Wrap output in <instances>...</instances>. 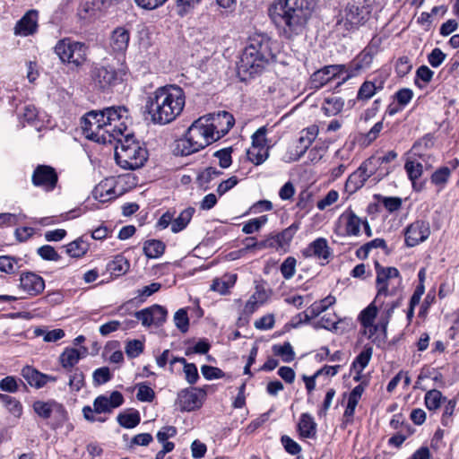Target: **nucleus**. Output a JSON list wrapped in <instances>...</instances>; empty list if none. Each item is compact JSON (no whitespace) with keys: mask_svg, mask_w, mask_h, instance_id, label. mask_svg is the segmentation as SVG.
<instances>
[{"mask_svg":"<svg viewBox=\"0 0 459 459\" xmlns=\"http://www.w3.org/2000/svg\"><path fill=\"white\" fill-rule=\"evenodd\" d=\"M19 287L29 296L35 297L43 292L45 281L40 275L33 272H22Z\"/></svg>","mask_w":459,"mask_h":459,"instance_id":"21","label":"nucleus"},{"mask_svg":"<svg viewBox=\"0 0 459 459\" xmlns=\"http://www.w3.org/2000/svg\"><path fill=\"white\" fill-rule=\"evenodd\" d=\"M93 197L100 203H106L117 198L113 180L105 179L99 183L92 191Z\"/></svg>","mask_w":459,"mask_h":459,"instance_id":"27","label":"nucleus"},{"mask_svg":"<svg viewBox=\"0 0 459 459\" xmlns=\"http://www.w3.org/2000/svg\"><path fill=\"white\" fill-rule=\"evenodd\" d=\"M70 372L69 385L72 390L80 391L85 385L84 374L79 368H73Z\"/></svg>","mask_w":459,"mask_h":459,"instance_id":"54","label":"nucleus"},{"mask_svg":"<svg viewBox=\"0 0 459 459\" xmlns=\"http://www.w3.org/2000/svg\"><path fill=\"white\" fill-rule=\"evenodd\" d=\"M22 376L28 382L30 386H33L37 389L42 388L46 385V381L43 380L44 373H41L38 369L34 368L31 366H25L22 369Z\"/></svg>","mask_w":459,"mask_h":459,"instance_id":"35","label":"nucleus"},{"mask_svg":"<svg viewBox=\"0 0 459 459\" xmlns=\"http://www.w3.org/2000/svg\"><path fill=\"white\" fill-rule=\"evenodd\" d=\"M247 159L255 166L264 163L269 156L267 147L252 146L247 152Z\"/></svg>","mask_w":459,"mask_h":459,"instance_id":"46","label":"nucleus"},{"mask_svg":"<svg viewBox=\"0 0 459 459\" xmlns=\"http://www.w3.org/2000/svg\"><path fill=\"white\" fill-rule=\"evenodd\" d=\"M88 48L84 43L63 39L55 46V53L62 63L66 64L71 70L79 71L87 61Z\"/></svg>","mask_w":459,"mask_h":459,"instance_id":"7","label":"nucleus"},{"mask_svg":"<svg viewBox=\"0 0 459 459\" xmlns=\"http://www.w3.org/2000/svg\"><path fill=\"white\" fill-rule=\"evenodd\" d=\"M186 133L192 138L194 145L197 146L199 151L204 150L208 145L216 142L210 130L204 122V117L195 120L187 128Z\"/></svg>","mask_w":459,"mask_h":459,"instance_id":"16","label":"nucleus"},{"mask_svg":"<svg viewBox=\"0 0 459 459\" xmlns=\"http://www.w3.org/2000/svg\"><path fill=\"white\" fill-rule=\"evenodd\" d=\"M117 420L118 424L125 429H134L139 425L141 421L140 412L132 409L130 411L120 412Z\"/></svg>","mask_w":459,"mask_h":459,"instance_id":"40","label":"nucleus"},{"mask_svg":"<svg viewBox=\"0 0 459 459\" xmlns=\"http://www.w3.org/2000/svg\"><path fill=\"white\" fill-rule=\"evenodd\" d=\"M377 300L383 301L387 297L400 295L402 276L395 267H383L376 262Z\"/></svg>","mask_w":459,"mask_h":459,"instance_id":"6","label":"nucleus"},{"mask_svg":"<svg viewBox=\"0 0 459 459\" xmlns=\"http://www.w3.org/2000/svg\"><path fill=\"white\" fill-rule=\"evenodd\" d=\"M129 268L130 263L123 255H115L114 258L107 264V271L115 277L126 274Z\"/></svg>","mask_w":459,"mask_h":459,"instance_id":"34","label":"nucleus"},{"mask_svg":"<svg viewBox=\"0 0 459 459\" xmlns=\"http://www.w3.org/2000/svg\"><path fill=\"white\" fill-rule=\"evenodd\" d=\"M130 32L124 27L116 28L110 37V48L113 53L124 54L128 48Z\"/></svg>","mask_w":459,"mask_h":459,"instance_id":"25","label":"nucleus"},{"mask_svg":"<svg viewBox=\"0 0 459 459\" xmlns=\"http://www.w3.org/2000/svg\"><path fill=\"white\" fill-rule=\"evenodd\" d=\"M221 175H222L221 170L214 167H207L197 174L196 183L200 188L206 191L210 188L211 181Z\"/></svg>","mask_w":459,"mask_h":459,"instance_id":"38","label":"nucleus"},{"mask_svg":"<svg viewBox=\"0 0 459 459\" xmlns=\"http://www.w3.org/2000/svg\"><path fill=\"white\" fill-rule=\"evenodd\" d=\"M115 160L124 169L134 170L144 165L148 160V151L127 131L114 140Z\"/></svg>","mask_w":459,"mask_h":459,"instance_id":"4","label":"nucleus"},{"mask_svg":"<svg viewBox=\"0 0 459 459\" xmlns=\"http://www.w3.org/2000/svg\"><path fill=\"white\" fill-rule=\"evenodd\" d=\"M134 316L144 327L152 325L160 327L167 320L168 310L163 306L154 304L142 310L134 312Z\"/></svg>","mask_w":459,"mask_h":459,"instance_id":"15","label":"nucleus"},{"mask_svg":"<svg viewBox=\"0 0 459 459\" xmlns=\"http://www.w3.org/2000/svg\"><path fill=\"white\" fill-rule=\"evenodd\" d=\"M363 392L364 386L362 385H358L350 393L347 406L343 413V418L345 419L346 422L351 421V419L355 412L356 406L358 405Z\"/></svg>","mask_w":459,"mask_h":459,"instance_id":"31","label":"nucleus"},{"mask_svg":"<svg viewBox=\"0 0 459 459\" xmlns=\"http://www.w3.org/2000/svg\"><path fill=\"white\" fill-rule=\"evenodd\" d=\"M286 232L287 230H283L281 232L269 236L262 241L254 242V246H257L259 250L263 248H274L276 251L285 253V245L287 244Z\"/></svg>","mask_w":459,"mask_h":459,"instance_id":"29","label":"nucleus"},{"mask_svg":"<svg viewBox=\"0 0 459 459\" xmlns=\"http://www.w3.org/2000/svg\"><path fill=\"white\" fill-rule=\"evenodd\" d=\"M361 68L362 65L359 62H355L349 66L345 65H325L311 75V81L313 83H317V86H325L328 83L341 86L349 79L358 75Z\"/></svg>","mask_w":459,"mask_h":459,"instance_id":"5","label":"nucleus"},{"mask_svg":"<svg viewBox=\"0 0 459 459\" xmlns=\"http://www.w3.org/2000/svg\"><path fill=\"white\" fill-rule=\"evenodd\" d=\"M372 348L368 347L365 348L355 359L353 361V368L358 369L359 373L361 372L368 364L371 356H372Z\"/></svg>","mask_w":459,"mask_h":459,"instance_id":"57","label":"nucleus"},{"mask_svg":"<svg viewBox=\"0 0 459 459\" xmlns=\"http://www.w3.org/2000/svg\"><path fill=\"white\" fill-rule=\"evenodd\" d=\"M335 303L333 296H327L320 301L314 302L308 308V312L312 317L319 316L322 312L325 311L330 306Z\"/></svg>","mask_w":459,"mask_h":459,"instance_id":"50","label":"nucleus"},{"mask_svg":"<svg viewBox=\"0 0 459 459\" xmlns=\"http://www.w3.org/2000/svg\"><path fill=\"white\" fill-rule=\"evenodd\" d=\"M315 6V0H289V28H302Z\"/></svg>","mask_w":459,"mask_h":459,"instance_id":"12","label":"nucleus"},{"mask_svg":"<svg viewBox=\"0 0 459 459\" xmlns=\"http://www.w3.org/2000/svg\"><path fill=\"white\" fill-rule=\"evenodd\" d=\"M434 145V137L431 134H426L418 140L411 150V154H420L424 149H430Z\"/></svg>","mask_w":459,"mask_h":459,"instance_id":"63","label":"nucleus"},{"mask_svg":"<svg viewBox=\"0 0 459 459\" xmlns=\"http://www.w3.org/2000/svg\"><path fill=\"white\" fill-rule=\"evenodd\" d=\"M269 299V292L265 288L264 281H257L255 286V291L246 302L243 314L246 316L252 315L261 306H263Z\"/></svg>","mask_w":459,"mask_h":459,"instance_id":"23","label":"nucleus"},{"mask_svg":"<svg viewBox=\"0 0 459 459\" xmlns=\"http://www.w3.org/2000/svg\"><path fill=\"white\" fill-rule=\"evenodd\" d=\"M450 176V169L448 167H441L431 175V183L440 187H443L447 183Z\"/></svg>","mask_w":459,"mask_h":459,"instance_id":"56","label":"nucleus"},{"mask_svg":"<svg viewBox=\"0 0 459 459\" xmlns=\"http://www.w3.org/2000/svg\"><path fill=\"white\" fill-rule=\"evenodd\" d=\"M343 106L344 101L342 98L332 95L325 99L322 109L326 116L330 117L339 114L342 110Z\"/></svg>","mask_w":459,"mask_h":459,"instance_id":"43","label":"nucleus"},{"mask_svg":"<svg viewBox=\"0 0 459 459\" xmlns=\"http://www.w3.org/2000/svg\"><path fill=\"white\" fill-rule=\"evenodd\" d=\"M276 48L277 43L273 42L264 33L250 36L237 67L240 81L247 82L260 74L269 61L285 64L279 54L274 53Z\"/></svg>","mask_w":459,"mask_h":459,"instance_id":"2","label":"nucleus"},{"mask_svg":"<svg viewBox=\"0 0 459 459\" xmlns=\"http://www.w3.org/2000/svg\"><path fill=\"white\" fill-rule=\"evenodd\" d=\"M144 351V343L140 340L127 341L125 347V351L129 359H135L139 357Z\"/></svg>","mask_w":459,"mask_h":459,"instance_id":"52","label":"nucleus"},{"mask_svg":"<svg viewBox=\"0 0 459 459\" xmlns=\"http://www.w3.org/2000/svg\"><path fill=\"white\" fill-rule=\"evenodd\" d=\"M31 182L33 186L41 187L47 192H51L56 187L58 175L53 167L40 164L35 168Z\"/></svg>","mask_w":459,"mask_h":459,"instance_id":"14","label":"nucleus"},{"mask_svg":"<svg viewBox=\"0 0 459 459\" xmlns=\"http://www.w3.org/2000/svg\"><path fill=\"white\" fill-rule=\"evenodd\" d=\"M195 212V210L193 207H187L183 210L179 215L173 220L171 231L173 233H178L185 230L191 221Z\"/></svg>","mask_w":459,"mask_h":459,"instance_id":"39","label":"nucleus"},{"mask_svg":"<svg viewBox=\"0 0 459 459\" xmlns=\"http://www.w3.org/2000/svg\"><path fill=\"white\" fill-rule=\"evenodd\" d=\"M380 44L381 39L378 37H373L368 46L359 56L356 62H359L360 65H362V67L368 65L372 62L373 56L377 52Z\"/></svg>","mask_w":459,"mask_h":459,"instance_id":"41","label":"nucleus"},{"mask_svg":"<svg viewBox=\"0 0 459 459\" xmlns=\"http://www.w3.org/2000/svg\"><path fill=\"white\" fill-rule=\"evenodd\" d=\"M204 122L216 141L225 136L235 125V118L228 111L208 114L203 117Z\"/></svg>","mask_w":459,"mask_h":459,"instance_id":"11","label":"nucleus"},{"mask_svg":"<svg viewBox=\"0 0 459 459\" xmlns=\"http://www.w3.org/2000/svg\"><path fill=\"white\" fill-rule=\"evenodd\" d=\"M446 398L443 396L442 393L437 389L429 390L425 394V404L430 411L438 409L443 401Z\"/></svg>","mask_w":459,"mask_h":459,"instance_id":"49","label":"nucleus"},{"mask_svg":"<svg viewBox=\"0 0 459 459\" xmlns=\"http://www.w3.org/2000/svg\"><path fill=\"white\" fill-rule=\"evenodd\" d=\"M207 395L206 386L185 388L178 394L180 410L193 411L203 406Z\"/></svg>","mask_w":459,"mask_h":459,"instance_id":"13","label":"nucleus"},{"mask_svg":"<svg viewBox=\"0 0 459 459\" xmlns=\"http://www.w3.org/2000/svg\"><path fill=\"white\" fill-rule=\"evenodd\" d=\"M129 110L125 106L109 107L101 111H90L81 118L82 134L90 141L112 144L127 131Z\"/></svg>","mask_w":459,"mask_h":459,"instance_id":"1","label":"nucleus"},{"mask_svg":"<svg viewBox=\"0 0 459 459\" xmlns=\"http://www.w3.org/2000/svg\"><path fill=\"white\" fill-rule=\"evenodd\" d=\"M384 304L385 300L377 301V297H375L374 300L359 315V321L365 329L368 330L370 336L380 332V328H377V323L375 324V320L377 316L378 307L382 308Z\"/></svg>","mask_w":459,"mask_h":459,"instance_id":"20","label":"nucleus"},{"mask_svg":"<svg viewBox=\"0 0 459 459\" xmlns=\"http://www.w3.org/2000/svg\"><path fill=\"white\" fill-rule=\"evenodd\" d=\"M81 359L80 351L75 348H65L59 357L61 366L66 370L71 371Z\"/></svg>","mask_w":459,"mask_h":459,"instance_id":"36","label":"nucleus"},{"mask_svg":"<svg viewBox=\"0 0 459 459\" xmlns=\"http://www.w3.org/2000/svg\"><path fill=\"white\" fill-rule=\"evenodd\" d=\"M315 139V134L313 133L301 132V135L299 138L298 144L296 146V153H293V157H290L291 160H298L301 155L305 153L307 148L312 143Z\"/></svg>","mask_w":459,"mask_h":459,"instance_id":"47","label":"nucleus"},{"mask_svg":"<svg viewBox=\"0 0 459 459\" xmlns=\"http://www.w3.org/2000/svg\"><path fill=\"white\" fill-rule=\"evenodd\" d=\"M0 400L12 415L16 418H20L22 415L23 406L18 399L11 395L0 393Z\"/></svg>","mask_w":459,"mask_h":459,"instance_id":"44","label":"nucleus"},{"mask_svg":"<svg viewBox=\"0 0 459 459\" xmlns=\"http://www.w3.org/2000/svg\"><path fill=\"white\" fill-rule=\"evenodd\" d=\"M136 398L143 403H152L155 398V392L146 383L137 384Z\"/></svg>","mask_w":459,"mask_h":459,"instance_id":"55","label":"nucleus"},{"mask_svg":"<svg viewBox=\"0 0 459 459\" xmlns=\"http://www.w3.org/2000/svg\"><path fill=\"white\" fill-rule=\"evenodd\" d=\"M34 412L42 420H48L53 416L51 429L62 428L68 420V412L65 407L54 399L48 401L37 400L32 403Z\"/></svg>","mask_w":459,"mask_h":459,"instance_id":"9","label":"nucleus"},{"mask_svg":"<svg viewBox=\"0 0 459 459\" xmlns=\"http://www.w3.org/2000/svg\"><path fill=\"white\" fill-rule=\"evenodd\" d=\"M174 321L176 326L180 330L181 333H185L188 331L189 318L185 308H180L175 313Z\"/></svg>","mask_w":459,"mask_h":459,"instance_id":"60","label":"nucleus"},{"mask_svg":"<svg viewBox=\"0 0 459 459\" xmlns=\"http://www.w3.org/2000/svg\"><path fill=\"white\" fill-rule=\"evenodd\" d=\"M160 287H161L160 283H159V282H152V283H151L149 285L144 286L141 290H137L138 296L135 297L134 299L127 301L126 303L123 304L119 307V311L122 312V311L126 310L127 306L132 304L134 301V299H138V302H140V303L144 302L148 297H150L152 294H154L155 292L159 291Z\"/></svg>","mask_w":459,"mask_h":459,"instance_id":"42","label":"nucleus"},{"mask_svg":"<svg viewBox=\"0 0 459 459\" xmlns=\"http://www.w3.org/2000/svg\"><path fill=\"white\" fill-rule=\"evenodd\" d=\"M232 147L222 148L213 153V156L219 159V165L222 169H228L232 164L231 153Z\"/></svg>","mask_w":459,"mask_h":459,"instance_id":"59","label":"nucleus"},{"mask_svg":"<svg viewBox=\"0 0 459 459\" xmlns=\"http://www.w3.org/2000/svg\"><path fill=\"white\" fill-rule=\"evenodd\" d=\"M20 260L12 255H0V272L7 274L15 273Z\"/></svg>","mask_w":459,"mask_h":459,"instance_id":"51","label":"nucleus"},{"mask_svg":"<svg viewBox=\"0 0 459 459\" xmlns=\"http://www.w3.org/2000/svg\"><path fill=\"white\" fill-rule=\"evenodd\" d=\"M200 152L189 134L186 132L181 137L176 139L172 144V153L176 157H186Z\"/></svg>","mask_w":459,"mask_h":459,"instance_id":"26","label":"nucleus"},{"mask_svg":"<svg viewBox=\"0 0 459 459\" xmlns=\"http://www.w3.org/2000/svg\"><path fill=\"white\" fill-rule=\"evenodd\" d=\"M236 280V274L230 275L228 281H221L216 278L211 285V290L221 294H226L229 291V289L234 286Z\"/></svg>","mask_w":459,"mask_h":459,"instance_id":"53","label":"nucleus"},{"mask_svg":"<svg viewBox=\"0 0 459 459\" xmlns=\"http://www.w3.org/2000/svg\"><path fill=\"white\" fill-rule=\"evenodd\" d=\"M268 16L280 35L287 32V0H274L268 7Z\"/></svg>","mask_w":459,"mask_h":459,"instance_id":"18","label":"nucleus"},{"mask_svg":"<svg viewBox=\"0 0 459 459\" xmlns=\"http://www.w3.org/2000/svg\"><path fill=\"white\" fill-rule=\"evenodd\" d=\"M92 377L94 384L100 385L109 382L112 379L113 375L110 372L109 368L101 367L94 370Z\"/></svg>","mask_w":459,"mask_h":459,"instance_id":"62","label":"nucleus"},{"mask_svg":"<svg viewBox=\"0 0 459 459\" xmlns=\"http://www.w3.org/2000/svg\"><path fill=\"white\" fill-rule=\"evenodd\" d=\"M166 244L160 239H147L143 242V252L148 259H156L163 255Z\"/></svg>","mask_w":459,"mask_h":459,"instance_id":"33","label":"nucleus"},{"mask_svg":"<svg viewBox=\"0 0 459 459\" xmlns=\"http://www.w3.org/2000/svg\"><path fill=\"white\" fill-rule=\"evenodd\" d=\"M37 254L46 261L57 262L61 259V255L57 251L50 245H43L38 248Z\"/></svg>","mask_w":459,"mask_h":459,"instance_id":"61","label":"nucleus"},{"mask_svg":"<svg viewBox=\"0 0 459 459\" xmlns=\"http://www.w3.org/2000/svg\"><path fill=\"white\" fill-rule=\"evenodd\" d=\"M375 159H368L357 170L351 173L345 183V190L351 194L360 189L366 181L374 174V168H371Z\"/></svg>","mask_w":459,"mask_h":459,"instance_id":"17","label":"nucleus"},{"mask_svg":"<svg viewBox=\"0 0 459 459\" xmlns=\"http://www.w3.org/2000/svg\"><path fill=\"white\" fill-rule=\"evenodd\" d=\"M39 12L35 9L27 11L24 15L16 22L14 34L27 37L34 34L38 30Z\"/></svg>","mask_w":459,"mask_h":459,"instance_id":"22","label":"nucleus"},{"mask_svg":"<svg viewBox=\"0 0 459 459\" xmlns=\"http://www.w3.org/2000/svg\"><path fill=\"white\" fill-rule=\"evenodd\" d=\"M66 254L72 258H82L90 250V243L85 235L78 237L65 246Z\"/></svg>","mask_w":459,"mask_h":459,"instance_id":"30","label":"nucleus"},{"mask_svg":"<svg viewBox=\"0 0 459 459\" xmlns=\"http://www.w3.org/2000/svg\"><path fill=\"white\" fill-rule=\"evenodd\" d=\"M125 403V398L119 391L111 392L109 397L104 394L97 396L93 401V408L85 405L82 408L84 419L89 422H105L107 418L96 417V414L111 413L114 409L120 407Z\"/></svg>","mask_w":459,"mask_h":459,"instance_id":"8","label":"nucleus"},{"mask_svg":"<svg viewBox=\"0 0 459 459\" xmlns=\"http://www.w3.org/2000/svg\"><path fill=\"white\" fill-rule=\"evenodd\" d=\"M430 234L429 224L424 221H416L405 230V243L407 247H415L425 241Z\"/></svg>","mask_w":459,"mask_h":459,"instance_id":"19","label":"nucleus"},{"mask_svg":"<svg viewBox=\"0 0 459 459\" xmlns=\"http://www.w3.org/2000/svg\"><path fill=\"white\" fill-rule=\"evenodd\" d=\"M308 250L317 258L327 259L330 255V248L325 238H319L313 241Z\"/></svg>","mask_w":459,"mask_h":459,"instance_id":"45","label":"nucleus"},{"mask_svg":"<svg viewBox=\"0 0 459 459\" xmlns=\"http://www.w3.org/2000/svg\"><path fill=\"white\" fill-rule=\"evenodd\" d=\"M91 75L93 82L99 86H117L127 80L126 70L116 69L110 65H96L92 68Z\"/></svg>","mask_w":459,"mask_h":459,"instance_id":"10","label":"nucleus"},{"mask_svg":"<svg viewBox=\"0 0 459 459\" xmlns=\"http://www.w3.org/2000/svg\"><path fill=\"white\" fill-rule=\"evenodd\" d=\"M404 169L408 174L411 181L413 183L419 179L423 172V163L416 159L407 160L404 165Z\"/></svg>","mask_w":459,"mask_h":459,"instance_id":"48","label":"nucleus"},{"mask_svg":"<svg viewBox=\"0 0 459 459\" xmlns=\"http://www.w3.org/2000/svg\"><path fill=\"white\" fill-rule=\"evenodd\" d=\"M201 372L204 377L207 380L220 379L225 377L223 370L210 365H203L201 367Z\"/></svg>","mask_w":459,"mask_h":459,"instance_id":"64","label":"nucleus"},{"mask_svg":"<svg viewBox=\"0 0 459 459\" xmlns=\"http://www.w3.org/2000/svg\"><path fill=\"white\" fill-rule=\"evenodd\" d=\"M368 14L369 11L364 5L359 6L354 4H348L345 9V20L351 25V28L363 24Z\"/></svg>","mask_w":459,"mask_h":459,"instance_id":"24","label":"nucleus"},{"mask_svg":"<svg viewBox=\"0 0 459 459\" xmlns=\"http://www.w3.org/2000/svg\"><path fill=\"white\" fill-rule=\"evenodd\" d=\"M298 431L301 437L313 438L316 435V423L313 417L308 413L301 414L299 423Z\"/></svg>","mask_w":459,"mask_h":459,"instance_id":"32","label":"nucleus"},{"mask_svg":"<svg viewBox=\"0 0 459 459\" xmlns=\"http://www.w3.org/2000/svg\"><path fill=\"white\" fill-rule=\"evenodd\" d=\"M345 220V231L348 236H358L360 231L362 220L351 210L342 214Z\"/></svg>","mask_w":459,"mask_h":459,"instance_id":"37","label":"nucleus"},{"mask_svg":"<svg viewBox=\"0 0 459 459\" xmlns=\"http://www.w3.org/2000/svg\"><path fill=\"white\" fill-rule=\"evenodd\" d=\"M266 221L267 215H262L260 217L251 219L244 224L242 231L246 234H252L258 231L260 228L266 223Z\"/></svg>","mask_w":459,"mask_h":459,"instance_id":"58","label":"nucleus"},{"mask_svg":"<svg viewBox=\"0 0 459 459\" xmlns=\"http://www.w3.org/2000/svg\"><path fill=\"white\" fill-rule=\"evenodd\" d=\"M157 88L145 101V112L153 124L167 125L181 114L186 103L183 88Z\"/></svg>","mask_w":459,"mask_h":459,"instance_id":"3","label":"nucleus"},{"mask_svg":"<svg viewBox=\"0 0 459 459\" xmlns=\"http://www.w3.org/2000/svg\"><path fill=\"white\" fill-rule=\"evenodd\" d=\"M402 301L403 297L402 295H399L396 299L387 303L385 302L381 308L382 312L378 319L377 328H380V332L383 333L384 335H386L387 326L394 309L402 305Z\"/></svg>","mask_w":459,"mask_h":459,"instance_id":"28","label":"nucleus"}]
</instances>
